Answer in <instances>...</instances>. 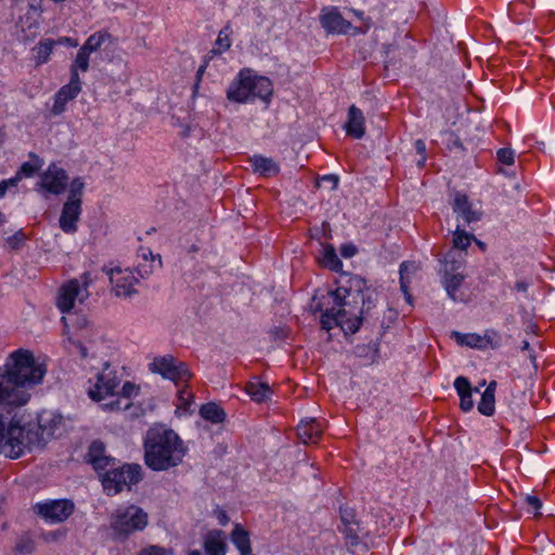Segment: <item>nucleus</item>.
I'll return each mask as SVG.
<instances>
[{
	"label": "nucleus",
	"instance_id": "33",
	"mask_svg": "<svg viewBox=\"0 0 555 555\" xmlns=\"http://www.w3.org/2000/svg\"><path fill=\"white\" fill-rule=\"evenodd\" d=\"M321 264L325 268H328L332 271L339 272V273L343 272L341 271L343 263L336 254V249L331 244H326L323 247V256L321 259Z\"/></svg>",
	"mask_w": 555,
	"mask_h": 555
},
{
	"label": "nucleus",
	"instance_id": "14",
	"mask_svg": "<svg viewBox=\"0 0 555 555\" xmlns=\"http://www.w3.org/2000/svg\"><path fill=\"white\" fill-rule=\"evenodd\" d=\"M112 289L117 297H130L137 293L138 279L130 269L114 268L107 271Z\"/></svg>",
	"mask_w": 555,
	"mask_h": 555
},
{
	"label": "nucleus",
	"instance_id": "64",
	"mask_svg": "<svg viewBox=\"0 0 555 555\" xmlns=\"http://www.w3.org/2000/svg\"><path fill=\"white\" fill-rule=\"evenodd\" d=\"M188 555H202V554H201V552H199V551H197V550H193V551L189 552V554H188Z\"/></svg>",
	"mask_w": 555,
	"mask_h": 555
},
{
	"label": "nucleus",
	"instance_id": "26",
	"mask_svg": "<svg viewBox=\"0 0 555 555\" xmlns=\"http://www.w3.org/2000/svg\"><path fill=\"white\" fill-rule=\"evenodd\" d=\"M231 541L240 552V555H249L251 553L249 532L241 524H235L231 533Z\"/></svg>",
	"mask_w": 555,
	"mask_h": 555
},
{
	"label": "nucleus",
	"instance_id": "37",
	"mask_svg": "<svg viewBox=\"0 0 555 555\" xmlns=\"http://www.w3.org/2000/svg\"><path fill=\"white\" fill-rule=\"evenodd\" d=\"M85 190V181L81 177H76L69 184L68 196L66 201L82 204V195Z\"/></svg>",
	"mask_w": 555,
	"mask_h": 555
},
{
	"label": "nucleus",
	"instance_id": "45",
	"mask_svg": "<svg viewBox=\"0 0 555 555\" xmlns=\"http://www.w3.org/2000/svg\"><path fill=\"white\" fill-rule=\"evenodd\" d=\"M498 160L506 166H511L515 162V152L509 147H502L496 152Z\"/></svg>",
	"mask_w": 555,
	"mask_h": 555
},
{
	"label": "nucleus",
	"instance_id": "23",
	"mask_svg": "<svg viewBox=\"0 0 555 555\" xmlns=\"http://www.w3.org/2000/svg\"><path fill=\"white\" fill-rule=\"evenodd\" d=\"M204 548L207 555H225L224 533L221 530L209 531L204 539Z\"/></svg>",
	"mask_w": 555,
	"mask_h": 555
},
{
	"label": "nucleus",
	"instance_id": "20",
	"mask_svg": "<svg viewBox=\"0 0 555 555\" xmlns=\"http://www.w3.org/2000/svg\"><path fill=\"white\" fill-rule=\"evenodd\" d=\"M346 133L353 139H361L365 133V118L360 108L351 105L348 109V119L345 125Z\"/></svg>",
	"mask_w": 555,
	"mask_h": 555
},
{
	"label": "nucleus",
	"instance_id": "40",
	"mask_svg": "<svg viewBox=\"0 0 555 555\" xmlns=\"http://www.w3.org/2000/svg\"><path fill=\"white\" fill-rule=\"evenodd\" d=\"M144 261H147L149 256H151V263H139L137 266V272L140 278L145 279L153 272V262L155 261V256L152 255L150 250H142L141 254Z\"/></svg>",
	"mask_w": 555,
	"mask_h": 555
},
{
	"label": "nucleus",
	"instance_id": "61",
	"mask_svg": "<svg viewBox=\"0 0 555 555\" xmlns=\"http://www.w3.org/2000/svg\"><path fill=\"white\" fill-rule=\"evenodd\" d=\"M10 189L4 180L0 181V198L3 197Z\"/></svg>",
	"mask_w": 555,
	"mask_h": 555
},
{
	"label": "nucleus",
	"instance_id": "46",
	"mask_svg": "<svg viewBox=\"0 0 555 555\" xmlns=\"http://www.w3.org/2000/svg\"><path fill=\"white\" fill-rule=\"evenodd\" d=\"M137 555H172V551L159 545L143 547Z\"/></svg>",
	"mask_w": 555,
	"mask_h": 555
},
{
	"label": "nucleus",
	"instance_id": "51",
	"mask_svg": "<svg viewBox=\"0 0 555 555\" xmlns=\"http://www.w3.org/2000/svg\"><path fill=\"white\" fill-rule=\"evenodd\" d=\"M340 518L346 526H350L354 519V512L351 508H340Z\"/></svg>",
	"mask_w": 555,
	"mask_h": 555
},
{
	"label": "nucleus",
	"instance_id": "4",
	"mask_svg": "<svg viewBox=\"0 0 555 555\" xmlns=\"http://www.w3.org/2000/svg\"><path fill=\"white\" fill-rule=\"evenodd\" d=\"M273 93V86L269 78L253 74L250 69H242L232 80L227 98L231 102L247 103L256 99L268 103Z\"/></svg>",
	"mask_w": 555,
	"mask_h": 555
},
{
	"label": "nucleus",
	"instance_id": "24",
	"mask_svg": "<svg viewBox=\"0 0 555 555\" xmlns=\"http://www.w3.org/2000/svg\"><path fill=\"white\" fill-rule=\"evenodd\" d=\"M249 162L253 170L264 177L276 176L280 171L279 165L272 158L262 155H254Z\"/></svg>",
	"mask_w": 555,
	"mask_h": 555
},
{
	"label": "nucleus",
	"instance_id": "3",
	"mask_svg": "<svg viewBox=\"0 0 555 555\" xmlns=\"http://www.w3.org/2000/svg\"><path fill=\"white\" fill-rule=\"evenodd\" d=\"M144 463L155 472L180 465L188 452L179 435L165 426L151 427L143 440Z\"/></svg>",
	"mask_w": 555,
	"mask_h": 555
},
{
	"label": "nucleus",
	"instance_id": "13",
	"mask_svg": "<svg viewBox=\"0 0 555 555\" xmlns=\"http://www.w3.org/2000/svg\"><path fill=\"white\" fill-rule=\"evenodd\" d=\"M74 502L66 499L47 500L38 502L34 506L37 515L52 524L65 521L74 513Z\"/></svg>",
	"mask_w": 555,
	"mask_h": 555
},
{
	"label": "nucleus",
	"instance_id": "31",
	"mask_svg": "<svg viewBox=\"0 0 555 555\" xmlns=\"http://www.w3.org/2000/svg\"><path fill=\"white\" fill-rule=\"evenodd\" d=\"M417 270V266L414 263V262H402L400 264V288L402 291V293L404 294V297L406 299V301L409 304H412V296L409 292V287H410V279H409V274L410 273H414L416 272Z\"/></svg>",
	"mask_w": 555,
	"mask_h": 555
},
{
	"label": "nucleus",
	"instance_id": "5",
	"mask_svg": "<svg viewBox=\"0 0 555 555\" xmlns=\"http://www.w3.org/2000/svg\"><path fill=\"white\" fill-rule=\"evenodd\" d=\"M149 525L147 513L138 505L119 506L109 516V530L114 541L125 542Z\"/></svg>",
	"mask_w": 555,
	"mask_h": 555
},
{
	"label": "nucleus",
	"instance_id": "12",
	"mask_svg": "<svg viewBox=\"0 0 555 555\" xmlns=\"http://www.w3.org/2000/svg\"><path fill=\"white\" fill-rule=\"evenodd\" d=\"M104 369L96 374V379L88 389L89 397L94 401H101L107 397H115L116 389L119 387L120 380L116 373L109 370L107 362H98Z\"/></svg>",
	"mask_w": 555,
	"mask_h": 555
},
{
	"label": "nucleus",
	"instance_id": "63",
	"mask_svg": "<svg viewBox=\"0 0 555 555\" xmlns=\"http://www.w3.org/2000/svg\"><path fill=\"white\" fill-rule=\"evenodd\" d=\"M4 142V132L0 129V145Z\"/></svg>",
	"mask_w": 555,
	"mask_h": 555
},
{
	"label": "nucleus",
	"instance_id": "35",
	"mask_svg": "<svg viewBox=\"0 0 555 555\" xmlns=\"http://www.w3.org/2000/svg\"><path fill=\"white\" fill-rule=\"evenodd\" d=\"M29 156L31 160L23 163L16 171L21 180L24 178L34 177L35 173L39 171L42 167V160L36 154L30 153Z\"/></svg>",
	"mask_w": 555,
	"mask_h": 555
},
{
	"label": "nucleus",
	"instance_id": "16",
	"mask_svg": "<svg viewBox=\"0 0 555 555\" xmlns=\"http://www.w3.org/2000/svg\"><path fill=\"white\" fill-rule=\"evenodd\" d=\"M81 211V204H76L72 201H66L63 204L59 219V224L63 232L67 234H74L77 232V222L80 219Z\"/></svg>",
	"mask_w": 555,
	"mask_h": 555
},
{
	"label": "nucleus",
	"instance_id": "62",
	"mask_svg": "<svg viewBox=\"0 0 555 555\" xmlns=\"http://www.w3.org/2000/svg\"><path fill=\"white\" fill-rule=\"evenodd\" d=\"M521 350H530V344L527 340L522 341Z\"/></svg>",
	"mask_w": 555,
	"mask_h": 555
},
{
	"label": "nucleus",
	"instance_id": "50",
	"mask_svg": "<svg viewBox=\"0 0 555 555\" xmlns=\"http://www.w3.org/2000/svg\"><path fill=\"white\" fill-rule=\"evenodd\" d=\"M358 253V248L352 243L341 245L340 255L345 258H351Z\"/></svg>",
	"mask_w": 555,
	"mask_h": 555
},
{
	"label": "nucleus",
	"instance_id": "44",
	"mask_svg": "<svg viewBox=\"0 0 555 555\" xmlns=\"http://www.w3.org/2000/svg\"><path fill=\"white\" fill-rule=\"evenodd\" d=\"M360 305L358 309L356 310V315L360 317L362 319V315L364 313H367L372 307H374L375 302L371 295H364V292L362 293V296L360 297Z\"/></svg>",
	"mask_w": 555,
	"mask_h": 555
},
{
	"label": "nucleus",
	"instance_id": "15",
	"mask_svg": "<svg viewBox=\"0 0 555 555\" xmlns=\"http://www.w3.org/2000/svg\"><path fill=\"white\" fill-rule=\"evenodd\" d=\"M320 23L328 34H347L352 26L334 7L321 11Z\"/></svg>",
	"mask_w": 555,
	"mask_h": 555
},
{
	"label": "nucleus",
	"instance_id": "27",
	"mask_svg": "<svg viewBox=\"0 0 555 555\" xmlns=\"http://www.w3.org/2000/svg\"><path fill=\"white\" fill-rule=\"evenodd\" d=\"M245 391L249 395L250 399L257 403L266 402L270 399L272 390L267 383H261L255 378L245 386Z\"/></svg>",
	"mask_w": 555,
	"mask_h": 555
},
{
	"label": "nucleus",
	"instance_id": "39",
	"mask_svg": "<svg viewBox=\"0 0 555 555\" xmlns=\"http://www.w3.org/2000/svg\"><path fill=\"white\" fill-rule=\"evenodd\" d=\"M35 551V541L27 534L20 537L15 543L14 552L20 555H29Z\"/></svg>",
	"mask_w": 555,
	"mask_h": 555
},
{
	"label": "nucleus",
	"instance_id": "36",
	"mask_svg": "<svg viewBox=\"0 0 555 555\" xmlns=\"http://www.w3.org/2000/svg\"><path fill=\"white\" fill-rule=\"evenodd\" d=\"M109 38V34L106 31H96L88 37L81 49L88 53L98 51L105 40Z\"/></svg>",
	"mask_w": 555,
	"mask_h": 555
},
{
	"label": "nucleus",
	"instance_id": "41",
	"mask_svg": "<svg viewBox=\"0 0 555 555\" xmlns=\"http://www.w3.org/2000/svg\"><path fill=\"white\" fill-rule=\"evenodd\" d=\"M89 57L90 53L86 52L81 48L78 50L77 55L70 67L78 69L82 73L88 72L89 69Z\"/></svg>",
	"mask_w": 555,
	"mask_h": 555
},
{
	"label": "nucleus",
	"instance_id": "42",
	"mask_svg": "<svg viewBox=\"0 0 555 555\" xmlns=\"http://www.w3.org/2000/svg\"><path fill=\"white\" fill-rule=\"evenodd\" d=\"M26 242V235L22 230L16 231L5 240V244L12 250H18Z\"/></svg>",
	"mask_w": 555,
	"mask_h": 555
},
{
	"label": "nucleus",
	"instance_id": "59",
	"mask_svg": "<svg viewBox=\"0 0 555 555\" xmlns=\"http://www.w3.org/2000/svg\"><path fill=\"white\" fill-rule=\"evenodd\" d=\"M321 180L331 183L333 189H335L338 184V178L335 175H325L321 178Z\"/></svg>",
	"mask_w": 555,
	"mask_h": 555
},
{
	"label": "nucleus",
	"instance_id": "52",
	"mask_svg": "<svg viewBox=\"0 0 555 555\" xmlns=\"http://www.w3.org/2000/svg\"><path fill=\"white\" fill-rule=\"evenodd\" d=\"M344 534L346 537V539L348 540V543L350 545H357L359 543V537L358 534L354 532L353 528L350 527V526H346V528L344 529Z\"/></svg>",
	"mask_w": 555,
	"mask_h": 555
},
{
	"label": "nucleus",
	"instance_id": "57",
	"mask_svg": "<svg viewBox=\"0 0 555 555\" xmlns=\"http://www.w3.org/2000/svg\"><path fill=\"white\" fill-rule=\"evenodd\" d=\"M211 59L208 57V54L206 55L205 60H204V64L201 65L196 72V86L199 83V81L202 80V77L208 66V63Z\"/></svg>",
	"mask_w": 555,
	"mask_h": 555
},
{
	"label": "nucleus",
	"instance_id": "28",
	"mask_svg": "<svg viewBox=\"0 0 555 555\" xmlns=\"http://www.w3.org/2000/svg\"><path fill=\"white\" fill-rule=\"evenodd\" d=\"M495 388L496 382L492 380L481 393V399L478 403V411L486 416H491L495 411Z\"/></svg>",
	"mask_w": 555,
	"mask_h": 555
},
{
	"label": "nucleus",
	"instance_id": "11",
	"mask_svg": "<svg viewBox=\"0 0 555 555\" xmlns=\"http://www.w3.org/2000/svg\"><path fill=\"white\" fill-rule=\"evenodd\" d=\"M463 261L455 259L453 251H449L444 257L442 283L448 296L453 301H462L459 289L462 286L465 275L463 274Z\"/></svg>",
	"mask_w": 555,
	"mask_h": 555
},
{
	"label": "nucleus",
	"instance_id": "34",
	"mask_svg": "<svg viewBox=\"0 0 555 555\" xmlns=\"http://www.w3.org/2000/svg\"><path fill=\"white\" fill-rule=\"evenodd\" d=\"M231 47V39L229 34V27L221 29L215 41V47L208 52V57L214 59L216 55L222 54Z\"/></svg>",
	"mask_w": 555,
	"mask_h": 555
},
{
	"label": "nucleus",
	"instance_id": "58",
	"mask_svg": "<svg viewBox=\"0 0 555 555\" xmlns=\"http://www.w3.org/2000/svg\"><path fill=\"white\" fill-rule=\"evenodd\" d=\"M10 190H15L21 182V178L15 173L14 177L4 180Z\"/></svg>",
	"mask_w": 555,
	"mask_h": 555
},
{
	"label": "nucleus",
	"instance_id": "19",
	"mask_svg": "<svg viewBox=\"0 0 555 555\" xmlns=\"http://www.w3.org/2000/svg\"><path fill=\"white\" fill-rule=\"evenodd\" d=\"M323 433L322 424L317 418L302 420L297 426V435L302 443H318Z\"/></svg>",
	"mask_w": 555,
	"mask_h": 555
},
{
	"label": "nucleus",
	"instance_id": "29",
	"mask_svg": "<svg viewBox=\"0 0 555 555\" xmlns=\"http://www.w3.org/2000/svg\"><path fill=\"white\" fill-rule=\"evenodd\" d=\"M452 336L455 338L459 345H465L470 348H485L490 343L488 335L480 336L478 334H462L454 332Z\"/></svg>",
	"mask_w": 555,
	"mask_h": 555
},
{
	"label": "nucleus",
	"instance_id": "2",
	"mask_svg": "<svg viewBox=\"0 0 555 555\" xmlns=\"http://www.w3.org/2000/svg\"><path fill=\"white\" fill-rule=\"evenodd\" d=\"M336 284V289L327 292L317 305L321 312V327L328 332L339 326L345 333L356 334L361 326V318L356 315V310L362 293L367 291L366 281L360 275L340 272Z\"/></svg>",
	"mask_w": 555,
	"mask_h": 555
},
{
	"label": "nucleus",
	"instance_id": "7",
	"mask_svg": "<svg viewBox=\"0 0 555 555\" xmlns=\"http://www.w3.org/2000/svg\"><path fill=\"white\" fill-rule=\"evenodd\" d=\"M142 479V467L139 464L112 466L102 474V486L107 495H115L125 488L130 489Z\"/></svg>",
	"mask_w": 555,
	"mask_h": 555
},
{
	"label": "nucleus",
	"instance_id": "47",
	"mask_svg": "<svg viewBox=\"0 0 555 555\" xmlns=\"http://www.w3.org/2000/svg\"><path fill=\"white\" fill-rule=\"evenodd\" d=\"M79 70L70 67V79L69 82L66 85L67 87H70L74 91H81V81L79 78Z\"/></svg>",
	"mask_w": 555,
	"mask_h": 555
},
{
	"label": "nucleus",
	"instance_id": "60",
	"mask_svg": "<svg viewBox=\"0 0 555 555\" xmlns=\"http://www.w3.org/2000/svg\"><path fill=\"white\" fill-rule=\"evenodd\" d=\"M217 519L221 526H225L229 522V517L224 511L217 512Z\"/></svg>",
	"mask_w": 555,
	"mask_h": 555
},
{
	"label": "nucleus",
	"instance_id": "55",
	"mask_svg": "<svg viewBox=\"0 0 555 555\" xmlns=\"http://www.w3.org/2000/svg\"><path fill=\"white\" fill-rule=\"evenodd\" d=\"M55 46H68V47H77L78 40L72 37H60L59 39L54 40Z\"/></svg>",
	"mask_w": 555,
	"mask_h": 555
},
{
	"label": "nucleus",
	"instance_id": "10",
	"mask_svg": "<svg viewBox=\"0 0 555 555\" xmlns=\"http://www.w3.org/2000/svg\"><path fill=\"white\" fill-rule=\"evenodd\" d=\"M68 180L67 172L55 163H52L40 173L39 180L36 183V191L46 197L49 195H61L66 190Z\"/></svg>",
	"mask_w": 555,
	"mask_h": 555
},
{
	"label": "nucleus",
	"instance_id": "9",
	"mask_svg": "<svg viewBox=\"0 0 555 555\" xmlns=\"http://www.w3.org/2000/svg\"><path fill=\"white\" fill-rule=\"evenodd\" d=\"M150 370L172 380L176 386L188 383L192 376L188 365L172 356L156 357L150 364Z\"/></svg>",
	"mask_w": 555,
	"mask_h": 555
},
{
	"label": "nucleus",
	"instance_id": "22",
	"mask_svg": "<svg viewBox=\"0 0 555 555\" xmlns=\"http://www.w3.org/2000/svg\"><path fill=\"white\" fill-rule=\"evenodd\" d=\"M454 388L460 397V408L464 412H469L474 408L473 392H479V389L473 388L470 382L465 376L455 378Z\"/></svg>",
	"mask_w": 555,
	"mask_h": 555
},
{
	"label": "nucleus",
	"instance_id": "30",
	"mask_svg": "<svg viewBox=\"0 0 555 555\" xmlns=\"http://www.w3.org/2000/svg\"><path fill=\"white\" fill-rule=\"evenodd\" d=\"M55 47L54 39L47 38L40 40L36 47H34V57L37 65H42L47 63L50 59V55Z\"/></svg>",
	"mask_w": 555,
	"mask_h": 555
},
{
	"label": "nucleus",
	"instance_id": "48",
	"mask_svg": "<svg viewBox=\"0 0 555 555\" xmlns=\"http://www.w3.org/2000/svg\"><path fill=\"white\" fill-rule=\"evenodd\" d=\"M525 502L527 506L535 513L542 507L541 500L535 495H526Z\"/></svg>",
	"mask_w": 555,
	"mask_h": 555
},
{
	"label": "nucleus",
	"instance_id": "25",
	"mask_svg": "<svg viewBox=\"0 0 555 555\" xmlns=\"http://www.w3.org/2000/svg\"><path fill=\"white\" fill-rule=\"evenodd\" d=\"M80 92L74 91L70 87L63 86L54 95V103L51 108V114L59 116L66 111V104L74 100Z\"/></svg>",
	"mask_w": 555,
	"mask_h": 555
},
{
	"label": "nucleus",
	"instance_id": "8",
	"mask_svg": "<svg viewBox=\"0 0 555 555\" xmlns=\"http://www.w3.org/2000/svg\"><path fill=\"white\" fill-rule=\"evenodd\" d=\"M92 283L90 272H83L78 279L64 283L56 297V306L61 312L67 313L74 309L76 302L83 304L90 296L89 286Z\"/></svg>",
	"mask_w": 555,
	"mask_h": 555
},
{
	"label": "nucleus",
	"instance_id": "17",
	"mask_svg": "<svg viewBox=\"0 0 555 555\" xmlns=\"http://www.w3.org/2000/svg\"><path fill=\"white\" fill-rule=\"evenodd\" d=\"M452 207L457 218L463 219L467 224L481 219L482 212L479 209L474 208L473 204L468 201L467 195L463 193L455 194Z\"/></svg>",
	"mask_w": 555,
	"mask_h": 555
},
{
	"label": "nucleus",
	"instance_id": "6",
	"mask_svg": "<svg viewBox=\"0 0 555 555\" xmlns=\"http://www.w3.org/2000/svg\"><path fill=\"white\" fill-rule=\"evenodd\" d=\"M76 337L68 338L67 349L79 359L85 370H98L99 365L91 363L95 360L93 345L98 333L83 317H76Z\"/></svg>",
	"mask_w": 555,
	"mask_h": 555
},
{
	"label": "nucleus",
	"instance_id": "18",
	"mask_svg": "<svg viewBox=\"0 0 555 555\" xmlns=\"http://www.w3.org/2000/svg\"><path fill=\"white\" fill-rule=\"evenodd\" d=\"M87 457L88 462L98 472H105L115 465V459L105 454V446L99 440H95L90 444Z\"/></svg>",
	"mask_w": 555,
	"mask_h": 555
},
{
	"label": "nucleus",
	"instance_id": "43",
	"mask_svg": "<svg viewBox=\"0 0 555 555\" xmlns=\"http://www.w3.org/2000/svg\"><path fill=\"white\" fill-rule=\"evenodd\" d=\"M140 392V388L139 386H137L134 383L132 382H126L120 391H117L116 390V395L115 396H120L127 400L131 399V398H135Z\"/></svg>",
	"mask_w": 555,
	"mask_h": 555
},
{
	"label": "nucleus",
	"instance_id": "49",
	"mask_svg": "<svg viewBox=\"0 0 555 555\" xmlns=\"http://www.w3.org/2000/svg\"><path fill=\"white\" fill-rule=\"evenodd\" d=\"M414 147L416 153L422 156V159L418 162V166H423L426 162V144L422 139H418L415 141Z\"/></svg>",
	"mask_w": 555,
	"mask_h": 555
},
{
	"label": "nucleus",
	"instance_id": "56",
	"mask_svg": "<svg viewBox=\"0 0 555 555\" xmlns=\"http://www.w3.org/2000/svg\"><path fill=\"white\" fill-rule=\"evenodd\" d=\"M530 282L528 280H518L515 283L514 289L518 293L527 295Z\"/></svg>",
	"mask_w": 555,
	"mask_h": 555
},
{
	"label": "nucleus",
	"instance_id": "38",
	"mask_svg": "<svg viewBox=\"0 0 555 555\" xmlns=\"http://www.w3.org/2000/svg\"><path fill=\"white\" fill-rule=\"evenodd\" d=\"M472 240H475L473 234L457 228L453 233V247L465 250L470 245Z\"/></svg>",
	"mask_w": 555,
	"mask_h": 555
},
{
	"label": "nucleus",
	"instance_id": "1",
	"mask_svg": "<svg viewBox=\"0 0 555 555\" xmlns=\"http://www.w3.org/2000/svg\"><path fill=\"white\" fill-rule=\"evenodd\" d=\"M46 373V366L36 361L31 351L21 348L10 353L0 366V412L11 415L14 409L25 405L30 390L41 384ZM48 441L39 421L21 426L14 416L0 414V454L5 457L18 459L25 449L42 448Z\"/></svg>",
	"mask_w": 555,
	"mask_h": 555
},
{
	"label": "nucleus",
	"instance_id": "54",
	"mask_svg": "<svg viewBox=\"0 0 555 555\" xmlns=\"http://www.w3.org/2000/svg\"><path fill=\"white\" fill-rule=\"evenodd\" d=\"M130 405L131 404L127 402L124 406H121L119 399H113L109 402L105 403V406L111 411L127 410L130 408Z\"/></svg>",
	"mask_w": 555,
	"mask_h": 555
},
{
	"label": "nucleus",
	"instance_id": "32",
	"mask_svg": "<svg viewBox=\"0 0 555 555\" xmlns=\"http://www.w3.org/2000/svg\"><path fill=\"white\" fill-rule=\"evenodd\" d=\"M199 414L204 420L212 424H220L225 418L224 410L214 402L203 404L199 409Z\"/></svg>",
	"mask_w": 555,
	"mask_h": 555
},
{
	"label": "nucleus",
	"instance_id": "53",
	"mask_svg": "<svg viewBox=\"0 0 555 555\" xmlns=\"http://www.w3.org/2000/svg\"><path fill=\"white\" fill-rule=\"evenodd\" d=\"M178 398L184 406H188L191 403L193 395L190 390H188L185 387H183L182 389H179Z\"/></svg>",
	"mask_w": 555,
	"mask_h": 555
},
{
	"label": "nucleus",
	"instance_id": "21",
	"mask_svg": "<svg viewBox=\"0 0 555 555\" xmlns=\"http://www.w3.org/2000/svg\"><path fill=\"white\" fill-rule=\"evenodd\" d=\"M38 417L42 430L44 431V435L48 436L49 440L51 438L62 436L65 429L64 418L62 415L53 412H43Z\"/></svg>",
	"mask_w": 555,
	"mask_h": 555
}]
</instances>
